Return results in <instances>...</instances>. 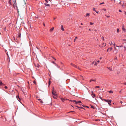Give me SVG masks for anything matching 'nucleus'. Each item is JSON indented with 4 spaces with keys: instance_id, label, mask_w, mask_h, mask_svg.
Instances as JSON below:
<instances>
[{
    "instance_id": "1",
    "label": "nucleus",
    "mask_w": 126,
    "mask_h": 126,
    "mask_svg": "<svg viewBox=\"0 0 126 126\" xmlns=\"http://www.w3.org/2000/svg\"><path fill=\"white\" fill-rule=\"evenodd\" d=\"M104 101L105 102H108L109 105L110 106L111 105V101L110 100H109L108 99H103Z\"/></svg>"
},
{
    "instance_id": "2",
    "label": "nucleus",
    "mask_w": 126,
    "mask_h": 126,
    "mask_svg": "<svg viewBox=\"0 0 126 126\" xmlns=\"http://www.w3.org/2000/svg\"><path fill=\"white\" fill-rule=\"evenodd\" d=\"M73 101L74 102H75L76 104H78L79 103H81V101H76L75 100H73V101Z\"/></svg>"
},
{
    "instance_id": "3",
    "label": "nucleus",
    "mask_w": 126,
    "mask_h": 126,
    "mask_svg": "<svg viewBox=\"0 0 126 126\" xmlns=\"http://www.w3.org/2000/svg\"><path fill=\"white\" fill-rule=\"evenodd\" d=\"M54 88H53L52 89V94L54 95V96H53V97L54 98H55L56 97V94L55 93H54V92L53 91H54Z\"/></svg>"
},
{
    "instance_id": "4",
    "label": "nucleus",
    "mask_w": 126,
    "mask_h": 126,
    "mask_svg": "<svg viewBox=\"0 0 126 126\" xmlns=\"http://www.w3.org/2000/svg\"><path fill=\"white\" fill-rule=\"evenodd\" d=\"M5 85V84L2 83L1 81L0 80V85L3 87Z\"/></svg>"
},
{
    "instance_id": "5",
    "label": "nucleus",
    "mask_w": 126,
    "mask_h": 126,
    "mask_svg": "<svg viewBox=\"0 0 126 126\" xmlns=\"http://www.w3.org/2000/svg\"><path fill=\"white\" fill-rule=\"evenodd\" d=\"M91 95L93 98H95V95L94 94H91Z\"/></svg>"
},
{
    "instance_id": "6",
    "label": "nucleus",
    "mask_w": 126,
    "mask_h": 126,
    "mask_svg": "<svg viewBox=\"0 0 126 126\" xmlns=\"http://www.w3.org/2000/svg\"><path fill=\"white\" fill-rule=\"evenodd\" d=\"M16 98L17 99V100L19 101L20 100H21V99H20V98L19 96H16Z\"/></svg>"
},
{
    "instance_id": "7",
    "label": "nucleus",
    "mask_w": 126,
    "mask_h": 126,
    "mask_svg": "<svg viewBox=\"0 0 126 126\" xmlns=\"http://www.w3.org/2000/svg\"><path fill=\"white\" fill-rule=\"evenodd\" d=\"M73 66L79 69V67H78L77 65L75 64H74V65H73Z\"/></svg>"
},
{
    "instance_id": "8",
    "label": "nucleus",
    "mask_w": 126,
    "mask_h": 126,
    "mask_svg": "<svg viewBox=\"0 0 126 126\" xmlns=\"http://www.w3.org/2000/svg\"><path fill=\"white\" fill-rule=\"evenodd\" d=\"M97 63L96 62H93V63H92V64H94V65H97Z\"/></svg>"
},
{
    "instance_id": "9",
    "label": "nucleus",
    "mask_w": 126,
    "mask_h": 126,
    "mask_svg": "<svg viewBox=\"0 0 126 126\" xmlns=\"http://www.w3.org/2000/svg\"><path fill=\"white\" fill-rule=\"evenodd\" d=\"M37 99L41 103H43V101L41 99Z\"/></svg>"
},
{
    "instance_id": "10",
    "label": "nucleus",
    "mask_w": 126,
    "mask_h": 126,
    "mask_svg": "<svg viewBox=\"0 0 126 126\" xmlns=\"http://www.w3.org/2000/svg\"><path fill=\"white\" fill-rule=\"evenodd\" d=\"M44 4L46 6H50V5L48 4L45 3Z\"/></svg>"
},
{
    "instance_id": "11",
    "label": "nucleus",
    "mask_w": 126,
    "mask_h": 126,
    "mask_svg": "<svg viewBox=\"0 0 126 126\" xmlns=\"http://www.w3.org/2000/svg\"><path fill=\"white\" fill-rule=\"evenodd\" d=\"M54 29V27H53V28H51L50 30V32H52L53 30Z\"/></svg>"
},
{
    "instance_id": "12",
    "label": "nucleus",
    "mask_w": 126,
    "mask_h": 126,
    "mask_svg": "<svg viewBox=\"0 0 126 126\" xmlns=\"http://www.w3.org/2000/svg\"><path fill=\"white\" fill-rule=\"evenodd\" d=\"M89 15H90V14L89 13H87L86 14V16H86V17H88V16H89Z\"/></svg>"
},
{
    "instance_id": "13",
    "label": "nucleus",
    "mask_w": 126,
    "mask_h": 126,
    "mask_svg": "<svg viewBox=\"0 0 126 126\" xmlns=\"http://www.w3.org/2000/svg\"><path fill=\"white\" fill-rule=\"evenodd\" d=\"M61 30L62 31H64V29L63 28V26L62 25L61 26Z\"/></svg>"
},
{
    "instance_id": "14",
    "label": "nucleus",
    "mask_w": 126,
    "mask_h": 126,
    "mask_svg": "<svg viewBox=\"0 0 126 126\" xmlns=\"http://www.w3.org/2000/svg\"><path fill=\"white\" fill-rule=\"evenodd\" d=\"M92 81H95V79H91L90 80V82H91Z\"/></svg>"
},
{
    "instance_id": "15",
    "label": "nucleus",
    "mask_w": 126,
    "mask_h": 126,
    "mask_svg": "<svg viewBox=\"0 0 126 126\" xmlns=\"http://www.w3.org/2000/svg\"><path fill=\"white\" fill-rule=\"evenodd\" d=\"M108 49L110 50V51H111L112 50V47H109L108 48Z\"/></svg>"
},
{
    "instance_id": "16",
    "label": "nucleus",
    "mask_w": 126,
    "mask_h": 126,
    "mask_svg": "<svg viewBox=\"0 0 126 126\" xmlns=\"http://www.w3.org/2000/svg\"><path fill=\"white\" fill-rule=\"evenodd\" d=\"M21 34L20 33V32L19 33H18V37H19L20 38L21 37Z\"/></svg>"
},
{
    "instance_id": "17",
    "label": "nucleus",
    "mask_w": 126,
    "mask_h": 126,
    "mask_svg": "<svg viewBox=\"0 0 126 126\" xmlns=\"http://www.w3.org/2000/svg\"><path fill=\"white\" fill-rule=\"evenodd\" d=\"M113 43H114L113 45L114 46V48L116 50V47L115 46V45L114 42H113Z\"/></svg>"
},
{
    "instance_id": "18",
    "label": "nucleus",
    "mask_w": 126,
    "mask_h": 126,
    "mask_svg": "<svg viewBox=\"0 0 126 126\" xmlns=\"http://www.w3.org/2000/svg\"><path fill=\"white\" fill-rule=\"evenodd\" d=\"M51 83V81L50 80V79H49V81L48 82V86L50 85Z\"/></svg>"
},
{
    "instance_id": "19",
    "label": "nucleus",
    "mask_w": 126,
    "mask_h": 126,
    "mask_svg": "<svg viewBox=\"0 0 126 126\" xmlns=\"http://www.w3.org/2000/svg\"><path fill=\"white\" fill-rule=\"evenodd\" d=\"M14 5H16V7H17V6H16V1L15 0V2H14Z\"/></svg>"
},
{
    "instance_id": "20",
    "label": "nucleus",
    "mask_w": 126,
    "mask_h": 126,
    "mask_svg": "<svg viewBox=\"0 0 126 126\" xmlns=\"http://www.w3.org/2000/svg\"><path fill=\"white\" fill-rule=\"evenodd\" d=\"M108 92L110 93H113V92L111 90L108 91Z\"/></svg>"
},
{
    "instance_id": "21",
    "label": "nucleus",
    "mask_w": 126,
    "mask_h": 126,
    "mask_svg": "<svg viewBox=\"0 0 126 126\" xmlns=\"http://www.w3.org/2000/svg\"><path fill=\"white\" fill-rule=\"evenodd\" d=\"M100 86H96L95 87V88H99Z\"/></svg>"
},
{
    "instance_id": "22",
    "label": "nucleus",
    "mask_w": 126,
    "mask_h": 126,
    "mask_svg": "<svg viewBox=\"0 0 126 126\" xmlns=\"http://www.w3.org/2000/svg\"><path fill=\"white\" fill-rule=\"evenodd\" d=\"M61 99L62 100V101H64L65 100L64 98H61Z\"/></svg>"
},
{
    "instance_id": "23",
    "label": "nucleus",
    "mask_w": 126,
    "mask_h": 126,
    "mask_svg": "<svg viewBox=\"0 0 126 126\" xmlns=\"http://www.w3.org/2000/svg\"><path fill=\"white\" fill-rule=\"evenodd\" d=\"M8 3L10 5H12V4L11 3V2H8Z\"/></svg>"
},
{
    "instance_id": "24",
    "label": "nucleus",
    "mask_w": 126,
    "mask_h": 126,
    "mask_svg": "<svg viewBox=\"0 0 126 126\" xmlns=\"http://www.w3.org/2000/svg\"><path fill=\"white\" fill-rule=\"evenodd\" d=\"M122 29L123 30V31H125V32L126 29H125L124 28H122Z\"/></svg>"
},
{
    "instance_id": "25",
    "label": "nucleus",
    "mask_w": 126,
    "mask_h": 126,
    "mask_svg": "<svg viewBox=\"0 0 126 126\" xmlns=\"http://www.w3.org/2000/svg\"><path fill=\"white\" fill-rule=\"evenodd\" d=\"M119 32V30L118 29H117V33H118Z\"/></svg>"
},
{
    "instance_id": "26",
    "label": "nucleus",
    "mask_w": 126,
    "mask_h": 126,
    "mask_svg": "<svg viewBox=\"0 0 126 126\" xmlns=\"http://www.w3.org/2000/svg\"><path fill=\"white\" fill-rule=\"evenodd\" d=\"M123 47V45H122V46H116V47Z\"/></svg>"
},
{
    "instance_id": "27",
    "label": "nucleus",
    "mask_w": 126,
    "mask_h": 126,
    "mask_svg": "<svg viewBox=\"0 0 126 126\" xmlns=\"http://www.w3.org/2000/svg\"><path fill=\"white\" fill-rule=\"evenodd\" d=\"M33 82L34 84H36V81H35V80L34 81H33Z\"/></svg>"
},
{
    "instance_id": "28",
    "label": "nucleus",
    "mask_w": 126,
    "mask_h": 126,
    "mask_svg": "<svg viewBox=\"0 0 126 126\" xmlns=\"http://www.w3.org/2000/svg\"><path fill=\"white\" fill-rule=\"evenodd\" d=\"M94 24L93 23H92V22H90V24L91 25H92L93 24Z\"/></svg>"
},
{
    "instance_id": "29",
    "label": "nucleus",
    "mask_w": 126,
    "mask_h": 126,
    "mask_svg": "<svg viewBox=\"0 0 126 126\" xmlns=\"http://www.w3.org/2000/svg\"><path fill=\"white\" fill-rule=\"evenodd\" d=\"M93 11H94L95 12H96V10H95V9L94 8H93Z\"/></svg>"
},
{
    "instance_id": "30",
    "label": "nucleus",
    "mask_w": 126,
    "mask_h": 126,
    "mask_svg": "<svg viewBox=\"0 0 126 126\" xmlns=\"http://www.w3.org/2000/svg\"><path fill=\"white\" fill-rule=\"evenodd\" d=\"M4 88H5V89H7L8 88V87L7 86H5L4 87Z\"/></svg>"
},
{
    "instance_id": "31",
    "label": "nucleus",
    "mask_w": 126,
    "mask_h": 126,
    "mask_svg": "<svg viewBox=\"0 0 126 126\" xmlns=\"http://www.w3.org/2000/svg\"><path fill=\"white\" fill-rule=\"evenodd\" d=\"M104 3H104V2H102V3H100V4L99 5H101L102 4H104Z\"/></svg>"
},
{
    "instance_id": "32",
    "label": "nucleus",
    "mask_w": 126,
    "mask_h": 126,
    "mask_svg": "<svg viewBox=\"0 0 126 126\" xmlns=\"http://www.w3.org/2000/svg\"><path fill=\"white\" fill-rule=\"evenodd\" d=\"M102 10H104V11H106V9H105V8H103L102 9Z\"/></svg>"
},
{
    "instance_id": "33",
    "label": "nucleus",
    "mask_w": 126,
    "mask_h": 126,
    "mask_svg": "<svg viewBox=\"0 0 126 126\" xmlns=\"http://www.w3.org/2000/svg\"><path fill=\"white\" fill-rule=\"evenodd\" d=\"M45 0L47 3H48V0Z\"/></svg>"
},
{
    "instance_id": "34",
    "label": "nucleus",
    "mask_w": 126,
    "mask_h": 126,
    "mask_svg": "<svg viewBox=\"0 0 126 126\" xmlns=\"http://www.w3.org/2000/svg\"><path fill=\"white\" fill-rule=\"evenodd\" d=\"M79 108H81V109H84L82 107H79Z\"/></svg>"
},
{
    "instance_id": "35",
    "label": "nucleus",
    "mask_w": 126,
    "mask_h": 126,
    "mask_svg": "<svg viewBox=\"0 0 126 126\" xmlns=\"http://www.w3.org/2000/svg\"><path fill=\"white\" fill-rule=\"evenodd\" d=\"M56 66L58 68H60V66H58L57 65Z\"/></svg>"
},
{
    "instance_id": "36",
    "label": "nucleus",
    "mask_w": 126,
    "mask_h": 126,
    "mask_svg": "<svg viewBox=\"0 0 126 126\" xmlns=\"http://www.w3.org/2000/svg\"><path fill=\"white\" fill-rule=\"evenodd\" d=\"M100 99L102 100L103 101H104V100H103V99H102V97H100Z\"/></svg>"
},
{
    "instance_id": "37",
    "label": "nucleus",
    "mask_w": 126,
    "mask_h": 126,
    "mask_svg": "<svg viewBox=\"0 0 126 126\" xmlns=\"http://www.w3.org/2000/svg\"><path fill=\"white\" fill-rule=\"evenodd\" d=\"M71 65L72 66H73V65H74V64H73L72 63H71Z\"/></svg>"
},
{
    "instance_id": "38",
    "label": "nucleus",
    "mask_w": 126,
    "mask_h": 126,
    "mask_svg": "<svg viewBox=\"0 0 126 126\" xmlns=\"http://www.w3.org/2000/svg\"><path fill=\"white\" fill-rule=\"evenodd\" d=\"M102 39L103 41H104V38L103 37Z\"/></svg>"
},
{
    "instance_id": "39",
    "label": "nucleus",
    "mask_w": 126,
    "mask_h": 126,
    "mask_svg": "<svg viewBox=\"0 0 126 126\" xmlns=\"http://www.w3.org/2000/svg\"><path fill=\"white\" fill-rule=\"evenodd\" d=\"M74 112V111H70V112H69L68 113H70V112Z\"/></svg>"
},
{
    "instance_id": "40",
    "label": "nucleus",
    "mask_w": 126,
    "mask_h": 126,
    "mask_svg": "<svg viewBox=\"0 0 126 126\" xmlns=\"http://www.w3.org/2000/svg\"><path fill=\"white\" fill-rule=\"evenodd\" d=\"M117 59V57L115 56V59Z\"/></svg>"
},
{
    "instance_id": "41",
    "label": "nucleus",
    "mask_w": 126,
    "mask_h": 126,
    "mask_svg": "<svg viewBox=\"0 0 126 126\" xmlns=\"http://www.w3.org/2000/svg\"><path fill=\"white\" fill-rule=\"evenodd\" d=\"M91 108H93V109H94V107L93 106H91Z\"/></svg>"
},
{
    "instance_id": "42",
    "label": "nucleus",
    "mask_w": 126,
    "mask_h": 126,
    "mask_svg": "<svg viewBox=\"0 0 126 126\" xmlns=\"http://www.w3.org/2000/svg\"><path fill=\"white\" fill-rule=\"evenodd\" d=\"M96 13H97V14H98V13L99 12V11H96V12H95Z\"/></svg>"
},
{
    "instance_id": "43",
    "label": "nucleus",
    "mask_w": 126,
    "mask_h": 126,
    "mask_svg": "<svg viewBox=\"0 0 126 126\" xmlns=\"http://www.w3.org/2000/svg\"><path fill=\"white\" fill-rule=\"evenodd\" d=\"M43 25L44 26H45V23H43Z\"/></svg>"
},
{
    "instance_id": "44",
    "label": "nucleus",
    "mask_w": 126,
    "mask_h": 126,
    "mask_svg": "<svg viewBox=\"0 0 126 126\" xmlns=\"http://www.w3.org/2000/svg\"><path fill=\"white\" fill-rule=\"evenodd\" d=\"M119 11L120 12H122L121 11V10H119Z\"/></svg>"
},
{
    "instance_id": "45",
    "label": "nucleus",
    "mask_w": 126,
    "mask_h": 126,
    "mask_svg": "<svg viewBox=\"0 0 126 126\" xmlns=\"http://www.w3.org/2000/svg\"><path fill=\"white\" fill-rule=\"evenodd\" d=\"M53 58L55 60H56V59H55L54 57H53Z\"/></svg>"
},
{
    "instance_id": "46",
    "label": "nucleus",
    "mask_w": 126,
    "mask_h": 126,
    "mask_svg": "<svg viewBox=\"0 0 126 126\" xmlns=\"http://www.w3.org/2000/svg\"><path fill=\"white\" fill-rule=\"evenodd\" d=\"M124 84L125 85H126V82L124 83Z\"/></svg>"
},
{
    "instance_id": "47",
    "label": "nucleus",
    "mask_w": 126,
    "mask_h": 126,
    "mask_svg": "<svg viewBox=\"0 0 126 126\" xmlns=\"http://www.w3.org/2000/svg\"><path fill=\"white\" fill-rule=\"evenodd\" d=\"M96 61L98 63H99V61Z\"/></svg>"
},
{
    "instance_id": "48",
    "label": "nucleus",
    "mask_w": 126,
    "mask_h": 126,
    "mask_svg": "<svg viewBox=\"0 0 126 126\" xmlns=\"http://www.w3.org/2000/svg\"><path fill=\"white\" fill-rule=\"evenodd\" d=\"M106 16L107 17H110V16Z\"/></svg>"
},
{
    "instance_id": "49",
    "label": "nucleus",
    "mask_w": 126,
    "mask_h": 126,
    "mask_svg": "<svg viewBox=\"0 0 126 126\" xmlns=\"http://www.w3.org/2000/svg\"><path fill=\"white\" fill-rule=\"evenodd\" d=\"M123 41H126V39H123Z\"/></svg>"
},
{
    "instance_id": "50",
    "label": "nucleus",
    "mask_w": 126,
    "mask_h": 126,
    "mask_svg": "<svg viewBox=\"0 0 126 126\" xmlns=\"http://www.w3.org/2000/svg\"><path fill=\"white\" fill-rule=\"evenodd\" d=\"M75 106L79 108V106Z\"/></svg>"
},
{
    "instance_id": "51",
    "label": "nucleus",
    "mask_w": 126,
    "mask_h": 126,
    "mask_svg": "<svg viewBox=\"0 0 126 126\" xmlns=\"http://www.w3.org/2000/svg\"><path fill=\"white\" fill-rule=\"evenodd\" d=\"M52 63H53V64H55V62H54L53 61V62H52Z\"/></svg>"
},
{
    "instance_id": "52",
    "label": "nucleus",
    "mask_w": 126,
    "mask_h": 126,
    "mask_svg": "<svg viewBox=\"0 0 126 126\" xmlns=\"http://www.w3.org/2000/svg\"><path fill=\"white\" fill-rule=\"evenodd\" d=\"M124 48H125V50H126V47H125V46H124Z\"/></svg>"
},
{
    "instance_id": "53",
    "label": "nucleus",
    "mask_w": 126,
    "mask_h": 126,
    "mask_svg": "<svg viewBox=\"0 0 126 126\" xmlns=\"http://www.w3.org/2000/svg\"><path fill=\"white\" fill-rule=\"evenodd\" d=\"M56 66L57 65V64L56 63H55V64H54Z\"/></svg>"
},
{
    "instance_id": "54",
    "label": "nucleus",
    "mask_w": 126,
    "mask_h": 126,
    "mask_svg": "<svg viewBox=\"0 0 126 126\" xmlns=\"http://www.w3.org/2000/svg\"><path fill=\"white\" fill-rule=\"evenodd\" d=\"M56 66L57 65V64L56 63H55V64H54Z\"/></svg>"
},
{
    "instance_id": "55",
    "label": "nucleus",
    "mask_w": 126,
    "mask_h": 126,
    "mask_svg": "<svg viewBox=\"0 0 126 126\" xmlns=\"http://www.w3.org/2000/svg\"><path fill=\"white\" fill-rule=\"evenodd\" d=\"M109 50V49H108V48L107 49V51L108 52V50Z\"/></svg>"
},
{
    "instance_id": "56",
    "label": "nucleus",
    "mask_w": 126,
    "mask_h": 126,
    "mask_svg": "<svg viewBox=\"0 0 126 126\" xmlns=\"http://www.w3.org/2000/svg\"><path fill=\"white\" fill-rule=\"evenodd\" d=\"M11 0H9V2H11Z\"/></svg>"
},
{
    "instance_id": "57",
    "label": "nucleus",
    "mask_w": 126,
    "mask_h": 126,
    "mask_svg": "<svg viewBox=\"0 0 126 126\" xmlns=\"http://www.w3.org/2000/svg\"><path fill=\"white\" fill-rule=\"evenodd\" d=\"M122 102H122V101H120V103L121 104H122Z\"/></svg>"
},
{
    "instance_id": "58",
    "label": "nucleus",
    "mask_w": 126,
    "mask_h": 126,
    "mask_svg": "<svg viewBox=\"0 0 126 126\" xmlns=\"http://www.w3.org/2000/svg\"><path fill=\"white\" fill-rule=\"evenodd\" d=\"M77 36L75 37V39H77Z\"/></svg>"
},
{
    "instance_id": "59",
    "label": "nucleus",
    "mask_w": 126,
    "mask_h": 126,
    "mask_svg": "<svg viewBox=\"0 0 126 126\" xmlns=\"http://www.w3.org/2000/svg\"><path fill=\"white\" fill-rule=\"evenodd\" d=\"M91 92L92 93V94H93V91H92V92Z\"/></svg>"
},
{
    "instance_id": "60",
    "label": "nucleus",
    "mask_w": 126,
    "mask_h": 126,
    "mask_svg": "<svg viewBox=\"0 0 126 126\" xmlns=\"http://www.w3.org/2000/svg\"><path fill=\"white\" fill-rule=\"evenodd\" d=\"M55 18H55V17L54 18H53V20H54L55 19Z\"/></svg>"
},
{
    "instance_id": "61",
    "label": "nucleus",
    "mask_w": 126,
    "mask_h": 126,
    "mask_svg": "<svg viewBox=\"0 0 126 126\" xmlns=\"http://www.w3.org/2000/svg\"><path fill=\"white\" fill-rule=\"evenodd\" d=\"M7 56L8 57H9V55H8V54H7Z\"/></svg>"
},
{
    "instance_id": "62",
    "label": "nucleus",
    "mask_w": 126,
    "mask_h": 126,
    "mask_svg": "<svg viewBox=\"0 0 126 126\" xmlns=\"http://www.w3.org/2000/svg\"><path fill=\"white\" fill-rule=\"evenodd\" d=\"M113 44V43H112V42H111V44Z\"/></svg>"
},
{
    "instance_id": "63",
    "label": "nucleus",
    "mask_w": 126,
    "mask_h": 126,
    "mask_svg": "<svg viewBox=\"0 0 126 126\" xmlns=\"http://www.w3.org/2000/svg\"><path fill=\"white\" fill-rule=\"evenodd\" d=\"M121 91H119V92H120V93H121Z\"/></svg>"
},
{
    "instance_id": "64",
    "label": "nucleus",
    "mask_w": 126,
    "mask_h": 126,
    "mask_svg": "<svg viewBox=\"0 0 126 126\" xmlns=\"http://www.w3.org/2000/svg\"><path fill=\"white\" fill-rule=\"evenodd\" d=\"M36 48H37L38 49H39V48H38L37 47H36Z\"/></svg>"
}]
</instances>
